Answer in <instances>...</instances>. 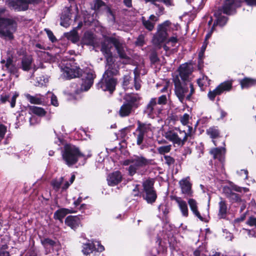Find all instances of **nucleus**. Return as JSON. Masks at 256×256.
I'll return each instance as SVG.
<instances>
[{"instance_id":"7ed1b4c3","label":"nucleus","mask_w":256,"mask_h":256,"mask_svg":"<svg viewBox=\"0 0 256 256\" xmlns=\"http://www.w3.org/2000/svg\"><path fill=\"white\" fill-rule=\"evenodd\" d=\"M163 136L166 140L178 146H183L188 138V134L184 130L177 128L168 130L164 132Z\"/></svg>"},{"instance_id":"338daca9","label":"nucleus","mask_w":256,"mask_h":256,"mask_svg":"<svg viewBox=\"0 0 256 256\" xmlns=\"http://www.w3.org/2000/svg\"><path fill=\"white\" fill-rule=\"evenodd\" d=\"M215 26H216V23L214 22L212 27L211 28V29L210 30V32L207 34L206 36V38H205V40L206 41H207L208 40V38H210L212 34V32H214V30Z\"/></svg>"},{"instance_id":"69168bd1","label":"nucleus","mask_w":256,"mask_h":256,"mask_svg":"<svg viewBox=\"0 0 256 256\" xmlns=\"http://www.w3.org/2000/svg\"><path fill=\"white\" fill-rule=\"evenodd\" d=\"M207 44H208V42H207V41L205 40V42H204V44H203V45L202 46L201 48L200 52L199 53V56H203L204 52L206 50Z\"/></svg>"},{"instance_id":"e433bc0d","label":"nucleus","mask_w":256,"mask_h":256,"mask_svg":"<svg viewBox=\"0 0 256 256\" xmlns=\"http://www.w3.org/2000/svg\"><path fill=\"white\" fill-rule=\"evenodd\" d=\"M94 250L92 244L86 243L84 244L82 252L86 256L90 255Z\"/></svg>"},{"instance_id":"6ab92c4d","label":"nucleus","mask_w":256,"mask_h":256,"mask_svg":"<svg viewBox=\"0 0 256 256\" xmlns=\"http://www.w3.org/2000/svg\"><path fill=\"white\" fill-rule=\"evenodd\" d=\"M110 42L114 45L120 58L124 59L128 58V56L124 52V44L120 40L115 38H110Z\"/></svg>"},{"instance_id":"9d476101","label":"nucleus","mask_w":256,"mask_h":256,"mask_svg":"<svg viewBox=\"0 0 256 256\" xmlns=\"http://www.w3.org/2000/svg\"><path fill=\"white\" fill-rule=\"evenodd\" d=\"M232 88V82L226 81L219 84L214 90L210 91L208 96L211 100H214L216 96L226 91H230Z\"/></svg>"},{"instance_id":"473e14b6","label":"nucleus","mask_w":256,"mask_h":256,"mask_svg":"<svg viewBox=\"0 0 256 256\" xmlns=\"http://www.w3.org/2000/svg\"><path fill=\"white\" fill-rule=\"evenodd\" d=\"M240 85L242 88H248L256 84V80L250 78H244L240 80Z\"/></svg>"},{"instance_id":"c756f323","label":"nucleus","mask_w":256,"mask_h":256,"mask_svg":"<svg viewBox=\"0 0 256 256\" xmlns=\"http://www.w3.org/2000/svg\"><path fill=\"white\" fill-rule=\"evenodd\" d=\"M188 203L190 205V210L193 212L194 214L198 217L200 220H202L203 218L201 216L200 213L198 210V206L196 202L192 198H190L188 200Z\"/></svg>"},{"instance_id":"a19ab883","label":"nucleus","mask_w":256,"mask_h":256,"mask_svg":"<svg viewBox=\"0 0 256 256\" xmlns=\"http://www.w3.org/2000/svg\"><path fill=\"white\" fill-rule=\"evenodd\" d=\"M135 134L136 138V144L140 146L143 142L145 134L141 130H138V128H137Z\"/></svg>"},{"instance_id":"5701e85b","label":"nucleus","mask_w":256,"mask_h":256,"mask_svg":"<svg viewBox=\"0 0 256 256\" xmlns=\"http://www.w3.org/2000/svg\"><path fill=\"white\" fill-rule=\"evenodd\" d=\"M173 200L177 203L182 215L184 216L187 217L188 214V210L186 202L183 200L181 198L178 196H174Z\"/></svg>"},{"instance_id":"09e8293b","label":"nucleus","mask_w":256,"mask_h":256,"mask_svg":"<svg viewBox=\"0 0 256 256\" xmlns=\"http://www.w3.org/2000/svg\"><path fill=\"white\" fill-rule=\"evenodd\" d=\"M92 244L94 250L97 252H102L104 250V246L98 241L92 242Z\"/></svg>"},{"instance_id":"3c124183","label":"nucleus","mask_w":256,"mask_h":256,"mask_svg":"<svg viewBox=\"0 0 256 256\" xmlns=\"http://www.w3.org/2000/svg\"><path fill=\"white\" fill-rule=\"evenodd\" d=\"M42 244L46 248L48 246L52 247L56 244V242L50 238H46L42 240Z\"/></svg>"},{"instance_id":"0e129e2a","label":"nucleus","mask_w":256,"mask_h":256,"mask_svg":"<svg viewBox=\"0 0 256 256\" xmlns=\"http://www.w3.org/2000/svg\"><path fill=\"white\" fill-rule=\"evenodd\" d=\"M18 94L15 93L12 98L10 101V106L12 108H14L15 106L16 99L18 98Z\"/></svg>"},{"instance_id":"412c9836","label":"nucleus","mask_w":256,"mask_h":256,"mask_svg":"<svg viewBox=\"0 0 256 256\" xmlns=\"http://www.w3.org/2000/svg\"><path fill=\"white\" fill-rule=\"evenodd\" d=\"M122 180L121 173L118 171H116L110 174L107 178L108 185L114 186L119 184Z\"/></svg>"},{"instance_id":"f3484780","label":"nucleus","mask_w":256,"mask_h":256,"mask_svg":"<svg viewBox=\"0 0 256 256\" xmlns=\"http://www.w3.org/2000/svg\"><path fill=\"white\" fill-rule=\"evenodd\" d=\"M12 58L8 56L6 60V63L2 66V69L8 71L11 75L18 78L19 76L18 68L12 63Z\"/></svg>"},{"instance_id":"2eb2a0df","label":"nucleus","mask_w":256,"mask_h":256,"mask_svg":"<svg viewBox=\"0 0 256 256\" xmlns=\"http://www.w3.org/2000/svg\"><path fill=\"white\" fill-rule=\"evenodd\" d=\"M104 56L106 60L105 72H110L112 74H118V66L114 64L112 53Z\"/></svg>"},{"instance_id":"49530a36","label":"nucleus","mask_w":256,"mask_h":256,"mask_svg":"<svg viewBox=\"0 0 256 256\" xmlns=\"http://www.w3.org/2000/svg\"><path fill=\"white\" fill-rule=\"evenodd\" d=\"M172 148L171 145L162 146L158 148V151L160 154H164L170 152Z\"/></svg>"},{"instance_id":"bf43d9fd","label":"nucleus","mask_w":256,"mask_h":256,"mask_svg":"<svg viewBox=\"0 0 256 256\" xmlns=\"http://www.w3.org/2000/svg\"><path fill=\"white\" fill-rule=\"evenodd\" d=\"M246 224L250 226L256 227V218L250 216Z\"/></svg>"},{"instance_id":"dca6fc26","label":"nucleus","mask_w":256,"mask_h":256,"mask_svg":"<svg viewBox=\"0 0 256 256\" xmlns=\"http://www.w3.org/2000/svg\"><path fill=\"white\" fill-rule=\"evenodd\" d=\"M224 192L226 196L232 202H236L242 204L241 208L242 210L246 208V202L242 200L238 194L232 192V190L228 188H225Z\"/></svg>"},{"instance_id":"79ce46f5","label":"nucleus","mask_w":256,"mask_h":256,"mask_svg":"<svg viewBox=\"0 0 256 256\" xmlns=\"http://www.w3.org/2000/svg\"><path fill=\"white\" fill-rule=\"evenodd\" d=\"M71 13L70 7H65L64 8L63 12L61 16L62 19L66 21H68L70 19Z\"/></svg>"},{"instance_id":"8fccbe9b","label":"nucleus","mask_w":256,"mask_h":256,"mask_svg":"<svg viewBox=\"0 0 256 256\" xmlns=\"http://www.w3.org/2000/svg\"><path fill=\"white\" fill-rule=\"evenodd\" d=\"M48 98H50L51 104L55 106H58V102L56 96L53 94L48 92L47 94Z\"/></svg>"},{"instance_id":"bb28decb","label":"nucleus","mask_w":256,"mask_h":256,"mask_svg":"<svg viewBox=\"0 0 256 256\" xmlns=\"http://www.w3.org/2000/svg\"><path fill=\"white\" fill-rule=\"evenodd\" d=\"M73 212H74L72 210L66 208H62L54 212V218L56 220H58L60 221H62L63 218L67 214H72Z\"/></svg>"},{"instance_id":"4468645a","label":"nucleus","mask_w":256,"mask_h":256,"mask_svg":"<svg viewBox=\"0 0 256 256\" xmlns=\"http://www.w3.org/2000/svg\"><path fill=\"white\" fill-rule=\"evenodd\" d=\"M240 0H226L222 6L224 12L232 14L234 12L236 8L240 6Z\"/></svg>"},{"instance_id":"c03bdc74","label":"nucleus","mask_w":256,"mask_h":256,"mask_svg":"<svg viewBox=\"0 0 256 256\" xmlns=\"http://www.w3.org/2000/svg\"><path fill=\"white\" fill-rule=\"evenodd\" d=\"M142 22L144 26L149 30H152L154 28V23L150 21L149 20H146L144 17L142 18Z\"/></svg>"},{"instance_id":"603ef678","label":"nucleus","mask_w":256,"mask_h":256,"mask_svg":"<svg viewBox=\"0 0 256 256\" xmlns=\"http://www.w3.org/2000/svg\"><path fill=\"white\" fill-rule=\"evenodd\" d=\"M139 100V98L138 96L132 95L130 96L128 99V103L132 104V107L134 106V103Z\"/></svg>"},{"instance_id":"13d9d810","label":"nucleus","mask_w":256,"mask_h":256,"mask_svg":"<svg viewBox=\"0 0 256 256\" xmlns=\"http://www.w3.org/2000/svg\"><path fill=\"white\" fill-rule=\"evenodd\" d=\"M164 158L165 160L166 163L168 166L173 164L174 163V159L170 156H164Z\"/></svg>"},{"instance_id":"58836bf2","label":"nucleus","mask_w":256,"mask_h":256,"mask_svg":"<svg viewBox=\"0 0 256 256\" xmlns=\"http://www.w3.org/2000/svg\"><path fill=\"white\" fill-rule=\"evenodd\" d=\"M83 42L86 45H92L94 43L93 36L90 32H86L83 38Z\"/></svg>"},{"instance_id":"052dcab7","label":"nucleus","mask_w":256,"mask_h":256,"mask_svg":"<svg viewBox=\"0 0 256 256\" xmlns=\"http://www.w3.org/2000/svg\"><path fill=\"white\" fill-rule=\"evenodd\" d=\"M45 31L46 32L47 35L49 38V39L52 42H54L56 41V37L54 36L52 32L49 30L45 29Z\"/></svg>"},{"instance_id":"9b49d317","label":"nucleus","mask_w":256,"mask_h":256,"mask_svg":"<svg viewBox=\"0 0 256 256\" xmlns=\"http://www.w3.org/2000/svg\"><path fill=\"white\" fill-rule=\"evenodd\" d=\"M163 108L159 107L157 104V98H152L147 104L144 113L148 116L149 118H152L154 115L160 114Z\"/></svg>"},{"instance_id":"c9c22d12","label":"nucleus","mask_w":256,"mask_h":256,"mask_svg":"<svg viewBox=\"0 0 256 256\" xmlns=\"http://www.w3.org/2000/svg\"><path fill=\"white\" fill-rule=\"evenodd\" d=\"M132 81L131 77L129 75H126L124 76L122 86L125 90L132 88L133 83L131 82Z\"/></svg>"},{"instance_id":"0eeeda50","label":"nucleus","mask_w":256,"mask_h":256,"mask_svg":"<svg viewBox=\"0 0 256 256\" xmlns=\"http://www.w3.org/2000/svg\"><path fill=\"white\" fill-rule=\"evenodd\" d=\"M170 24V22L166 20L158 26L157 32L152 40L154 44L158 46L166 41L168 36V31Z\"/></svg>"},{"instance_id":"4be33fe9","label":"nucleus","mask_w":256,"mask_h":256,"mask_svg":"<svg viewBox=\"0 0 256 256\" xmlns=\"http://www.w3.org/2000/svg\"><path fill=\"white\" fill-rule=\"evenodd\" d=\"M95 78V74L94 72L90 71L86 73L85 79L84 80L82 86L84 90H88L92 86L94 82V79Z\"/></svg>"},{"instance_id":"2f4dec72","label":"nucleus","mask_w":256,"mask_h":256,"mask_svg":"<svg viewBox=\"0 0 256 256\" xmlns=\"http://www.w3.org/2000/svg\"><path fill=\"white\" fill-rule=\"evenodd\" d=\"M29 112L30 114H34L40 116H44L46 114V112L43 108L36 106H30Z\"/></svg>"},{"instance_id":"6e6552de","label":"nucleus","mask_w":256,"mask_h":256,"mask_svg":"<svg viewBox=\"0 0 256 256\" xmlns=\"http://www.w3.org/2000/svg\"><path fill=\"white\" fill-rule=\"evenodd\" d=\"M154 182L152 180H146L143 184L144 198L148 204L154 203L157 198L156 192L154 188Z\"/></svg>"},{"instance_id":"1a4fd4ad","label":"nucleus","mask_w":256,"mask_h":256,"mask_svg":"<svg viewBox=\"0 0 256 256\" xmlns=\"http://www.w3.org/2000/svg\"><path fill=\"white\" fill-rule=\"evenodd\" d=\"M74 62L71 60L63 64L64 66L62 68V76L66 79H71L79 76L80 68L74 64Z\"/></svg>"},{"instance_id":"5fc2aeb1","label":"nucleus","mask_w":256,"mask_h":256,"mask_svg":"<svg viewBox=\"0 0 256 256\" xmlns=\"http://www.w3.org/2000/svg\"><path fill=\"white\" fill-rule=\"evenodd\" d=\"M104 5V2L101 0H96L94 2L93 8L94 10H98Z\"/></svg>"},{"instance_id":"393cba45","label":"nucleus","mask_w":256,"mask_h":256,"mask_svg":"<svg viewBox=\"0 0 256 256\" xmlns=\"http://www.w3.org/2000/svg\"><path fill=\"white\" fill-rule=\"evenodd\" d=\"M33 59L31 56H24L21 61L20 68L24 71H28L32 68Z\"/></svg>"},{"instance_id":"a878e982","label":"nucleus","mask_w":256,"mask_h":256,"mask_svg":"<svg viewBox=\"0 0 256 256\" xmlns=\"http://www.w3.org/2000/svg\"><path fill=\"white\" fill-rule=\"evenodd\" d=\"M24 97L32 104H40L44 102V98L40 94H36L32 96L29 94H25Z\"/></svg>"},{"instance_id":"f8f14e48","label":"nucleus","mask_w":256,"mask_h":256,"mask_svg":"<svg viewBox=\"0 0 256 256\" xmlns=\"http://www.w3.org/2000/svg\"><path fill=\"white\" fill-rule=\"evenodd\" d=\"M32 0H6V4L10 9L20 12L28 10Z\"/></svg>"},{"instance_id":"b1692460","label":"nucleus","mask_w":256,"mask_h":256,"mask_svg":"<svg viewBox=\"0 0 256 256\" xmlns=\"http://www.w3.org/2000/svg\"><path fill=\"white\" fill-rule=\"evenodd\" d=\"M228 212V206L226 200L222 198H220V201L218 202V216L220 218H225Z\"/></svg>"},{"instance_id":"864d4df0","label":"nucleus","mask_w":256,"mask_h":256,"mask_svg":"<svg viewBox=\"0 0 256 256\" xmlns=\"http://www.w3.org/2000/svg\"><path fill=\"white\" fill-rule=\"evenodd\" d=\"M101 51L104 55L111 53L110 48L106 45V42H103L102 44Z\"/></svg>"},{"instance_id":"72a5a7b5","label":"nucleus","mask_w":256,"mask_h":256,"mask_svg":"<svg viewBox=\"0 0 256 256\" xmlns=\"http://www.w3.org/2000/svg\"><path fill=\"white\" fill-rule=\"evenodd\" d=\"M138 130H141L144 134L148 132H152V126L150 124H142L140 122H138Z\"/></svg>"},{"instance_id":"39448f33","label":"nucleus","mask_w":256,"mask_h":256,"mask_svg":"<svg viewBox=\"0 0 256 256\" xmlns=\"http://www.w3.org/2000/svg\"><path fill=\"white\" fill-rule=\"evenodd\" d=\"M16 24L10 18H0V34L8 39L13 38L12 34L16 30Z\"/></svg>"},{"instance_id":"de8ad7c7","label":"nucleus","mask_w":256,"mask_h":256,"mask_svg":"<svg viewBox=\"0 0 256 256\" xmlns=\"http://www.w3.org/2000/svg\"><path fill=\"white\" fill-rule=\"evenodd\" d=\"M168 102L167 96L166 95H162L157 98V104L159 107L162 108L163 105L166 104Z\"/></svg>"},{"instance_id":"4c0bfd02","label":"nucleus","mask_w":256,"mask_h":256,"mask_svg":"<svg viewBox=\"0 0 256 256\" xmlns=\"http://www.w3.org/2000/svg\"><path fill=\"white\" fill-rule=\"evenodd\" d=\"M205 0H192L191 5L195 10H200L204 4Z\"/></svg>"},{"instance_id":"774afa93","label":"nucleus","mask_w":256,"mask_h":256,"mask_svg":"<svg viewBox=\"0 0 256 256\" xmlns=\"http://www.w3.org/2000/svg\"><path fill=\"white\" fill-rule=\"evenodd\" d=\"M178 42V38L176 36L170 37L168 40L167 43L171 42L172 44H174Z\"/></svg>"},{"instance_id":"cd10ccee","label":"nucleus","mask_w":256,"mask_h":256,"mask_svg":"<svg viewBox=\"0 0 256 256\" xmlns=\"http://www.w3.org/2000/svg\"><path fill=\"white\" fill-rule=\"evenodd\" d=\"M224 12L223 9L218 10L216 12H215L214 15L216 18V26L218 25L220 26H224L227 22V18L225 16L222 15V12ZM224 14V12H223Z\"/></svg>"},{"instance_id":"ea45409f","label":"nucleus","mask_w":256,"mask_h":256,"mask_svg":"<svg viewBox=\"0 0 256 256\" xmlns=\"http://www.w3.org/2000/svg\"><path fill=\"white\" fill-rule=\"evenodd\" d=\"M63 182V177H60L58 178L52 180L51 182V184L54 190H58L60 188V186Z\"/></svg>"},{"instance_id":"423d86ee","label":"nucleus","mask_w":256,"mask_h":256,"mask_svg":"<svg viewBox=\"0 0 256 256\" xmlns=\"http://www.w3.org/2000/svg\"><path fill=\"white\" fill-rule=\"evenodd\" d=\"M152 160L147 159L142 155H134L131 157L132 164L128 167V172L130 176L134 175L140 168L151 164Z\"/></svg>"},{"instance_id":"e2e57ef3","label":"nucleus","mask_w":256,"mask_h":256,"mask_svg":"<svg viewBox=\"0 0 256 256\" xmlns=\"http://www.w3.org/2000/svg\"><path fill=\"white\" fill-rule=\"evenodd\" d=\"M30 125H34L37 123H38L40 122V120H38L36 116H32L30 118Z\"/></svg>"},{"instance_id":"c85d7f7f","label":"nucleus","mask_w":256,"mask_h":256,"mask_svg":"<svg viewBox=\"0 0 256 256\" xmlns=\"http://www.w3.org/2000/svg\"><path fill=\"white\" fill-rule=\"evenodd\" d=\"M132 106L128 102L124 104L120 107L119 110V114L120 116H127L130 114L132 111Z\"/></svg>"},{"instance_id":"f704fd0d","label":"nucleus","mask_w":256,"mask_h":256,"mask_svg":"<svg viewBox=\"0 0 256 256\" xmlns=\"http://www.w3.org/2000/svg\"><path fill=\"white\" fill-rule=\"evenodd\" d=\"M65 36L68 40L74 43L76 42L78 40V34L76 30H73L70 32L66 34Z\"/></svg>"},{"instance_id":"680f3d73","label":"nucleus","mask_w":256,"mask_h":256,"mask_svg":"<svg viewBox=\"0 0 256 256\" xmlns=\"http://www.w3.org/2000/svg\"><path fill=\"white\" fill-rule=\"evenodd\" d=\"M6 131V128L3 124H0V138H3Z\"/></svg>"},{"instance_id":"f03ea898","label":"nucleus","mask_w":256,"mask_h":256,"mask_svg":"<svg viewBox=\"0 0 256 256\" xmlns=\"http://www.w3.org/2000/svg\"><path fill=\"white\" fill-rule=\"evenodd\" d=\"M62 156L68 166L75 164L80 158L84 156L78 148L72 144H66L62 152Z\"/></svg>"},{"instance_id":"20e7f679","label":"nucleus","mask_w":256,"mask_h":256,"mask_svg":"<svg viewBox=\"0 0 256 256\" xmlns=\"http://www.w3.org/2000/svg\"><path fill=\"white\" fill-rule=\"evenodd\" d=\"M117 74L105 72L102 78L97 84L98 88L102 89L103 91H108L110 93H112L115 90L116 84V80L114 78V76Z\"/></svg>"},{"instance_id":"f257e3e1","label":"nucleus","mask_w":256,"mask_h":256,"mask_svg":"<svg viewBox=\"0 0 256 256\" xmlns=\"http://www.w3.org/2000/svg\"><path fill=\"white\" fill-rule=\"evenodd\" d=\"M174 84V92L181 102H184L186 98L190 100L194 92L192 83L190 82L181 81L178 76L173 78Z\"/></svg>"},{"instance_id":"6e6d98bb","label":"nucleus","mask_w":256,"mask_h":256,"mask_svg":"<svg viewBox=\"0 0 256 256\" xmlns=\"http://www.w3.org/2000/svg\"><path fill=\"white\" fill-rule=\"evenodd\" d=\"M189 117V114H184L180 118L182 124L184 125L187 124L188 122Z\"/></svg>"},{"instance_id":"a211bd4d","label":"nucleus","mask_w":256,"mask_h":256,"mask_svg":"<svg viewBox=\"0 0 256 256\" xmlns=\"http://www.w3.org/2000/svg\"><path fill=\"white\" fill-rule=\"evenodd\" d=\"M82 219L80 216H69L65 219V224L72 229L76 230L80 224Z\"/></svg>"},{"instance_id":"aec40b11","label":"nucleus","mask_w":256,"mask_h":256,"mask_svg":"<svg viewBox=\"0 0 256 256\" xmlns=\"http://www.w3.org/2000/svg\"><path fill=\"white\" fill-rule=\"evenodd\" d=\"M182 192L183 194L190 196L192 195V184L189 181V178L187 177L179 182Z\"/></svg>"},{"instance_id":"4d7b16f0","label":"nucleus","mask_w":256,"mask_h":256,"mask_svg":"<svg viewBox=\"0 0 256 256\" xmlns=\"http://www.w3.org/2000/svg\"><path fill=\"white\" fill-rule=\"evenodd\" d=\"M207 80V76H203L202 78L198 80V84L200 87L202 88L204 85H206Z\"/></svg>"},{"instance_id":"a18cd8bd","label":"nucleus","mask_w":256,"mask_h":256,"mask_svg":"<svg viewBox=\"0 0 256 256\" xmlns=\"http://www.w3.org/2000/svg\"><path fill=\"white\" fill-rule=\"evenodd\" d=\"M207 133L212 138H216L219 135V132L216 128H209L207 130Z\"/></svg>"},{"instance_id":"ddd939ff","label":"nucleus","mask_w":256,"mask_h":256,"mask_svg":"<svg viewBox=\"0 0 256 256\" xmlns=\"http://www.w3.org/2000/svg\"><path fill=\"white\" fill-rule=\"evenodd\" d=\"M178 75L181 81L190 82L188 78L192 72V66L190 64L186 63L182 64L178 68Z\"/></svg>"},{"instance_id":"7c9ffc66","label":"nucleus","mask_w":256,"mask_h":256,"mask_svg":"<svg viewBox=\"0 0 256 256\" xmlns=\"http://www.w3.org/2000/svg\"><path fill=\"white\" fill-rule=\"evenodd\" d=\"M225 152L224 148H216L211 150L210 153L213 156L214 158H218L220 160L222 158L223 155Z\"/></svg>"},{"instance_id":"37998d69","label":"nucleus","mask_w":256,"mask_h":256,"mask_svg":"<svg viewBox=\"0 0 256 256\" xmlns=\"http://www.w3.org/2000/svg\"><path fill=\"white\" fill-rule=\"evenodd\" d=\"M134 86L136 90H139L141 87L140 84V75L138 74H136V70H135L134 72Z\"/></svg>"}]
</instances>
